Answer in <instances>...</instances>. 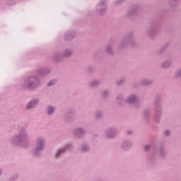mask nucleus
I'll return each mask as SVG.
<instances>
[{
	"label": "nucleus",
	"instance_id": "nucleus-1",
	"mask_svg": "<svg viewBox=\"0 0 181 181\" xmlns=\"http://www.w3.org/2000/svg\"><path fill=\"white\" fill-rule=\"evenodd\" d=\"M38 101L39 100H35L34 102H30L27 105L28 110H31V108H33L35 107V105H36V104H37Z\"/></svg>",
	"mask_w": 181,
	"mask_h": 181
},
{
	"label": "nucleus",
	"instance_id": "nucleus-2",
	"mask_svg": "<svg viewBox=\"0 0 181 181\" xmlns=\"http://www.w3.org/2000/svg\"><path fill=\"white\" fill-rule=\"evenodd\" d=\"M54 111V108L50 107L48 108L47 112H48L49 115H50L51 114H53Z\"/></svg>",
	"mask_w": 181,
	"mask_h": 181
},
{
	"label": "nucleus",
	"instance_id": "nucleus-3",
	"mask_svg": "<svg viewBox=\"0 0 181 181\" xmlns=\"http://www.w3.org/2000/svg\"><path fill=\"white\" fill-rule=\"evenodd\" d=\"M64 152V150L63 149H60L57 151V154H56V158H59V156H60V153Z\"/></svg>",
	"mask_w": 181,
	"mask_h": 181
},
{
	"label": "nucleus",
	"instance_id": "nucleus-4",
	"mask_svg": "<svg viewBox=\"0 0 181 181\" xmlns=\"http://www.w3.org/2000/svg\"><path fill=\"white\" fill-rule=\"evenodd\" d=\"M135 101V96H132L130 99L128 100V103L129 104H132V103H134Z\"/></svg>",
	"mask_w": 181,
	"mask_h": 181
},
{
	"label": "nucleus",
	"instance_id": "nucleus-5",
	"mask_svg": "<svg viewBox=\"0 0 181 181\" xmlns=\"http://www.w3.org/2000/svg\"><path fill=\"white\" fill-rule=\"evenodd\" d=\"M42 146H43V144H42V141H39V144H37L38 151H40V149H42Z\"/></svg>",
	"mask_w": 181,
	"mask_h": 181
},
{
	"label": "nucleus",
	"instance_id": "nucleus-6",
	"mask_svg": "<svg viewBox=\"0 0 181 181\" xmlns=\"http://www.w3.org/2000/svg\"><path fill=\"white\" fill-rule=\"evenodd\" d=\"M54 84V81H51L49 83L48 86H53Z\"/></svg>",
	"mask_w": 181,
	"mask_h": 181
},
{
	"label": "nucleus",
	"instance_id": "nucleus-7",
	"mask_svg": "<svg viewBox=\"0 0 181 181\" xmlns=\"http://www.w3.org/2000/svg\"><path fill=\"white\" fill-rule=\"evenodd\" d=\"M149 148V146H145L144 148H145V151H148Z\"/></svg>",
	"mask_w": 181,
	"mask_h": 181
},
{
	"label": "nucleus",
	"instance_id": "nucleus-8",
	"mask_svg": "<svg viewBox=\"0 0 181 181\" xmlns=\"http://www.w3.org/2000/svg\"><path fill=\"white\" fill-rule=\"evenodd\" d=\"M168 132H169L168 131H166L165 132V135H169Z\"/></svg>",
	"mask_w": 181,
	"mask_h": 181
},
{
	"label": "nucleus",
	"instance_id": "nucleus-9",
	"mask_svg": "<svg viewBox=\"0 0 181 181\" xmlns=\"http://www.w3.org/2000/svg\"><path fill=\"white\" fill-rule=\"evenodd\" d=\"M81 132V129H78L77 130V132Z\"/></svg>",
	"mask_w": 181,
	"mask_h": 181
},
{
	"label": "nucleus",
	"instance_id": "nucleus-10",
	"mask_svg": "<svg viewBox=\"0 0 181 181\" xmlns=\"http://www.w3.org/2000/svg\"><path fill=\"white\" fill-rule=\"evenodd\" d=\"M82 150H83V151H86L85 147H83V148H82Z\"/></svg>",
	"mask_w": 181,
	"mask_h": 181
},
{
	"label": "nucleus",
	"instance_id": "nucleus-11",
	"mask_svg": "<svg viewBox=\"0 0 181 181\" xmlns=\"http://www.w3.org/2000/svg\"><path fill=\"white\" fill-rule=\"evenodd\" d=\"M0 175H1V171H0Z\"/></svg>",
	"mask_w": 181,
	"mask_h": 181
}]
</instances>
